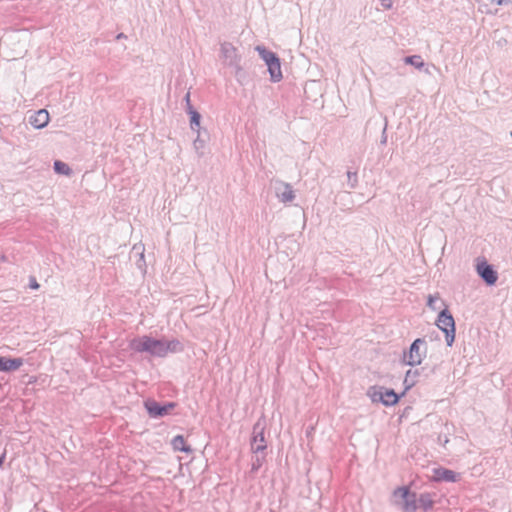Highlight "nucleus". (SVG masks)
Wrapping results in <instances>:
<instances>
[{
  "label": "nucleus",
  "instance_id": "nucleus-19",
  "mask_svg": "<svg viewBox=\"0 0 512 512\" xmlns=\"http://www.w3.org/2000/svg\"><path fill=\"white\" fill-rule=\"evenodd\" d=\"M419 506L423 508L425 511L431 509L433 507L434 501L432 496L428 493L421 494L418 499Z\"/></svg>",
  "mask_w": 512,
  "mask_h": 512
},
{
  "label": "nucleus",
  "instance_id": "nucleus-15",
  "mask_svg": "<svg viewBox=\"0 0 512 512\" xmlns=\"http://www.w3.org/2000/svg\"><path fill=\"white\" fill-rule=\"evenodd\" d=\"M268 71L273 82H278L282 79V71L280 60L278 57H275L270 63L267 64Z\"/></svg>",
  "mask_w": 512,
  "mask_h": 512
},
{
  "label": "nucleus",
  "instance_id": "nucleus-5",
  "mask_svg": "<svg viewBox=\"0 0 512 512\" xmlns=\"http://www.w3.org/2000/svg\"><path fill=\"white\" fill-rule=\"evenodd\" d=\"M425 340L418 338L411 344L409 351L404 353L403 360L407 365L415 366L422 362L425 351H421V346H425Z\"/></svg>",
  "mask_w": 512,
  "mask_h": 512
},
{
  "label": "nucleus",
  "instance_id": "nucleus-12",
  "mask_svg": "<svg viewBox=\"0 0 512 512\" xmlns=\"http://www.w3.org/2000/svg\"><path fill=\"white\" fill-rule=\"evenodd\" d=\"M432 478L435 481L457 482L460 475L452 470L440 467L433 469Z\"/></svg>",
  "mask_w": 512,
  "mask_h": 512
},
{
  "label": "nucleus",
  "instance_id": "nucleus-34",
  "mask_svg": "<svg viewBox=\"0 0 512 512\" xmlns=\"http://www.w3.org/2000/svg\"><path fill=\"white\" fill-rule=\"evenodd\" d=\"M117 38H123V34H122V33H121V34H119V35L117 36Z\"/></svg>",
  "mask_w": 512,
  "mask_h": 512
},
{
  "label": "nucleus",
  "instance_id": "nucleus-14",
  "mask_svg": "<svg viewBox=\"0 0 512 512\" xmlns=\"http://www.w3.org/2000/svg\"><path fill=\"white\" fill-rule=\"evenodd\" d=\"M23 365L22 358H7L0 356V372H11L18 370Z\"/></svg>",
  "mask_w": 512,
  "mask_h": 512
},
{
  "label": "nucleus",
  "instance_id": "nucleus-30",
  "mask_svg": "<svg viewBox=\"0 0 512 512\" xmlns=\"http://www.w3.org/2000/svg\"><path fill=\"white\" fill-rule=\"evenodd\" d=\"M413 374H414V375L418 374V371H414V372H413ZM409 377H412V371H411V370H409V371L406 373L405 382H407V381H408V378H409Z\"/></svg>",
  "mask_w": 512,
  "mask_h": 512
},
{
  "label": "nucleus",
  "instance_id": "nucleus-31",
  "mask_svg": "<svg viewBox=\"0 0 512 512\" xmlns=\"http://www.w3.org/2000/svg\"><path fill=\"white\" fill-rule=\"evenodd\" d=\"M5 458H6V453H3L1 456H0V467L3 465L4 461H5Z\"/></svg>",
  "mask_w": 512,
  "mask_h": 512
},
{
  "label": "nucleus",
  "instance_id": "nucleus-25",
  "mask_svg": "<svg viewBox=\"0 0 512 512\" xmlns=\"http://www.w3.org/2000/svg\"><path fill=\"white\" fill-rule=\"evenodd\" d=\"M440 302V298L437 296L429 295L427 306L432 310H439L440 307L437 305V303Z\"/></svg>",
  "mask_w": 512,
  "mask_h": 512
},
{
  "label": "nucleus",
  "instance_id": "nucleus-18",
  "mask_svg": "<svg viewBox=\"0 0 512 512\" xmlns=\"http://www.w3.org/2000/svg\"><path fill=\"white\" fill-rule=\"evenodd\" d=\"M255 50L258 52L259 56L266 63V65L270 63L272 60H274L275 57H277V55L274 52L266 49L264 46L261 45L256 46Z\"/></svg>",
  "mask_w": 512,
  "mask_h": 512
},
{
  "label": "nucleus",
  "instance_id": "nucleus-23",
  "mask_svg": "<svg viewBox=\"0 0 512 512\" xmlns=\"http://www.w3.org/2000/svg\"><path fill=\"white\" fill-rule=\"evenodd\" d=\"M347 178H348V186H349V188L354 189L357 186V183H358L357 173L356 172H352V171H348L347 172Z\"/></svg>",
  "mask_w": 512,
  "mask_h": 512
},
{
  "label": "nucleus",
  "instance_id": "nucleus-27",
  "mask_svg": "<svg viewBox=\"0 0 512 512\" xmlns=\"http://www.w3.org/2000/svg\"><path fill=\"white\" fill-rule=\"evenodd\" d=\"M381 4L385 9H390L392 7L391 0H381Z\"/></svg>",
  "mask_w": 512,
  "mask_h": 512
},
{
  "label": "nucleus",
  "instance_id": "nucleus-1",
  "mask_svg": "<svg viewBox=\"0 0 512 512\" xmlns=\"http://www.w3.org/2000/svg\"><path fill=\"white\" fill-rule=\"evenodd\" d=\"M367 394L372 402H381L385 406L395 405L399 400V396L393 389L381 386L370 387Z\"/></svg>",
  "mask_w": 512,
  "mask_h": 512
},
{
  "label": "nucleus",
  "instance_id": "nucleus-16",
  "mask_svg": "<svg viewBox=\"0 0 512 512\" xmlns=\"http://www.w3.org/2000/svg\"><path fill=\"white\" fill-rule=\"evenodd\" d=\"M187 113L190 115V126L193 131L199 132L201 115L193 106L187 107Z\"/></svg>",
  "mask_w": 512,
  "mask_h": 512
},
{
  "label": "nucleus",
  "instance_id": "nucleus-28",
  "mask_svg": "<svg viewBox=\"0 0 512 512\" xmlns=\"http://www.w3.org/2000/svg\"><path fill=\"white\" fill-rule=\"evenodd\" d=\"M184 101L186 103V108L189 107V106H192L191 102H190V92H187L185 97H184Z\"/></svg>",
  "mask_w": 512,
  "mask_h": 512
},
{
  "label": "nucleus",
  "instance_id": "nucleus-11",
  "mask_svg": "<svg viewBox=\"0 0 512 512\" xmlns=\"http://www.w3.org/2000/svg\"><path fill=\"white\" fill-rule=\"evenodd\" d=\"M477 273L488 285H494L498 279L497 272L486 261L477 264Z\"/></svg>",
  "mask_w": 512,
  "mask_h": 512
},
{
  "label": "nucleus",
  "instance_id": "nucleus-33",
  "mask_svg": "<svg viewBox=\"0 0 512 512\" xmlns=\"http://www.w3.org/2000/svg\"><path fill=\"white\" fill-rule=\"evenodd\" d=\"M442 442H444V445L448 442V439L445 438V439H442Z\"/></svg>",
  "mask_w": 512,
  "mask_h": 512
},
{
  "label": "nucleus",
  "instance_id": "nucleus-35",
  "mask_svg": "<svg viewBox=\"0 0 512 512\" xmlns=\"http://www.w3.org/2000/svg\"><path fill=\"white\" fill-rule=\"evenodd\" d=\"M386 142V137H383L382 138V143H385Z\"/></svg>",
  "mask_w": 512,
  "mask_h": 512
},
{
  "label": "nucleus",
  "instance_id": "nucleus-13",
  "mask_svg": "<svg viewBox=\"0 0 512 512\" xmlns=\"http://www.w3.org/2000/svg\"><path fill=\"white\" fill-rule=\"evenodd\" d=\"M49 122V113L45 109H40L36 112H34L29 117V123L37 129H41L47 126Z\"/></svg>",
  "mask_w": 512,
  "mask_h": 512
},
{
  "label": "nucleus",
  "instance_id": "nucleus-32",
  "mask_svg": "<svg viewBox=\"0 0 512 512\" xmlns=\"http://www.w3.org/2000/svg\"><path fill=\"white\" fill-rule=\"evenodd\" d=\"M442 442H444V445L448 442V439L445 438V439H442Z\"/></svg>",
  "mask_w": 512,
  "mask_h": 512
},
{
  "label": "nucleus",
  "instance_id": "nucleus-8",
  "mask_svg": "<svg viewBox=\"0 0 512 512\" xmlns=\"http://www.w3.org/2000/svg\"><path fill=\"white\" fill-rule=\"evenodd\" d=\"M157 339L150 336H142L138 338H134L130 342V347L132 350L139 353H148L151 356L154 354V349L156 346Z\"/></svg>",
  "mask_w": 512,
  "mask_h": 512
},
{
  "label": "nucleus",
  "instance_id": "nucleus-10",
  "mask_svg": "<svg viewBox=\"0 0 512 512\" xmlns=\"http://www.w3.org/2000/svg\"><path fill=\"white\" fill-rule=\"evenodd\" d=\"M394 496L403 500L402 509L404 512H415L417 509L416 495L410 493L408 488H398L394 492Z\"/></svg>",
  "mask_w": 512,
  "mask_h": 512
},
{
  "label": "nucleus",
  "instance_id": "nucleus-4",
  "mask_svg": "<svg viewBox=\"0 0 512 512\" xmlns=\"http://www.w3.org/2000/svg\"><path fill=\"white\" fill-rule=\"evenodd\" d=\"M265 420L259 419L253 426L251 450L254 454H261L265 451L267 445L264 436Z\"/></svg>",
  "mask_w": 512,
  "mask_h": 512
},
{
  "label": "nucleus",
  "instance_id": "nucleus-22",
  "mask_svg": "<svg viewBox=\"0 0 512 512\" xmlns=\"http://www.w3.org/2000/svg\"><path fill=\"white\" fill-rule=\"evenodd\" d=\"M197 133H198V135H197L196 139L193 142V147H194L195 151L198 153V155L202 156L203 155V149L205 147V141L203 139H201L200 131L197 132Z\"/></svg>",
  "mask_w": 512,
  "mask_h": 512
},
{
  "label": "nucleus",
  "instance_id": "nucleus-26",
  "mask_svg": "<svg viewBox=\"0 0 512 512\" xmlns=\"http://www.w3.org/2000/svg\"><path fill=\"white\" fill-rule=\"evenodd\" d=\"M29 286H30L31 289H38L39 288L38 282L33 277L30 278V285Z\"/></svg>",
  "mask_w": 512,
  "mask_h": 512
},
{
  "label": "nucleus",
  "instance_id": "nucleus-21",
  "mask_svg": "<svg viewBox=\"0 0 512 512\" xmlns=\"http://www.w3.org/2000/svg\"><path fill=\"white\" fill-rule=\"evenodd\" d=\"M54 170L56 173L63 175H68L70 173L69 166L66 163L59 160L54 162Z\"/></svg>",
  "mask_w": 512,
  "mask_h": 512
},
{
  "label": "nucleus",
  "instance_id": "nucleus-36",
  "mask_svg": "<svg viewBox=\"0 0 512 512\" xmlns=\"http://www.w3.org/2000/svg\"><path fill=\"white\" fill-rule=\"evenodd\" d=\"M511 137H512V132L510 133Z\"/></svg>",
  "mask_w": 512,
  "mask_h": 512
},
{
  "label": "nucleus",
  "instance_id": "nucleus-6",
  "mask_svg": "<svg viewBox=\"0 0 512 512\" xmlns=\"http://www.w3.org/2000/svg\"><path fill=\"white\" fill-rule=\"evenodd\" d=\"M183 350V346L180 341L176 339L164 340L157 339L156 346L154 349V357H165L169 353H177Z\"/></svg>",
  "mask_w": 512,
  "mask_h": 512
},
{
  "label": "nucleus",
  "instance_id": "nucleus-3",
  "mask_svg": "<svg viewBox=\"0 0 512 512\" xmlns=\"http://www.w3.org/2000/svg\"><path fill=\"white\" fill-rule=\"evenodd\" d=\"M220 51L225 65L233 67L235 69V75L238 76L241 72V56L238 54L236 47L229 42H223L221 44Z\"/></svg>",
  "mask_w": 512,
  "mask_h": 512
},
{
  "label": "nucleus",
  "instance_id": "nucleus-7",
  "mask_svg": "<svg viewBox=\"0 0 512 512\" xmlns=\"http://www.w3.org/2000/svg\"><path fill=\"white\" fill-rule=\"evenodd\" d=\"M176 404L174 402H167L165 404H160L155 400H147L145 401V408L152 418H160L168 415L172 409H174Z\"/></svg>",
  "mask_w": 512,
  "mask_h": 512
},
{
  "label": "nucleus",
  "instance_id": "nucleus-20",
  "mask_svg": "<svg viewBox=\"0 0 512 512\" xmlns=\"http://www.w3.org/2000/svg\"><path fill=\"white\" fill-rule=\"evenodd\" d=\"M406 64L412 65L417 69L424 67V61L420 55H412L404 58Z\"/></svg>",
  "mask_w": 512,
  "mask_h": 512
},
{
  "label": "nucleus",
  "instance_id": "nucleus-2",
  "mask_svg": "<svg viewBox=\"0 0 512 512\" xmlns=\"http://www.w3.org/2000/svg\"><path fill=\"white\" fill-rule=\"evenodd\" d=\"M436 325L445 333L447 345L452 346L455 340V321L447 309H444L439 313Z\"/></svg>",
  "mask_w": 512,
  "mask_h": 512
},
{
  "label": "nucleus",
  "instance_id": "nucleus-9",
  "mask_svg": "<svg viewBox=\"0 0 512 512\" xmlns=\"http://www.w3.org/2000/svg\"><path fill=\"white\" fill-rule=\"evenodd\" d=\"M276 197L282 203H290L295 199V193L292 186L282 180H275L273 182Z\"/></svg>",
  "mask_w": 512,
  "mask_h": 512
},
{
  "label": "nucleus",
  "instance_id": "nucleus-29",
  "mask_svg": "<svg viewBox=\"0 0 512 512\" xmlns=\"http://www.w3.org/2000/svg\"><path fill=\"white\" fill-rule=\"evenodd\" d=\"M492 2L496 3L497 5H506L510 3V0H491Z\"/></svg>",
  "mask_w": 512,
  "mask_h": 512
},
{
  "label": "nucleus",
  "instance_id": "nucleus-24",
  "mask_svg": "<svg viewBox=\"0 0 512 512\" xmlns=\"http://www.w3.org/2000/svg\"><path fill=\"white\" fill-rule=\"evenodd\" d=\"M264 459V455L255 454V457L252 462V471H257L262 466Z\"/></svg>",
  "mask_w": 512,
  "mask_h": 512
},
{
  "label": "nucleus",
  "instance_id": "nucleus-17",
  "mask_svg": "<svg viewBox=\"0 0 512 512\" xmlns=\"http://www.w3.org/2000/svg\"><path fill=\"white\" fill-rule=\"evenodd\" d=\"M172 446L175 451H181L185 453L192 452L191 447L185 444V440L182 435H177L173 438Z\"/></svg>",
  "mask_w": 512,
  "mask_h": 512
}]
</instances>
